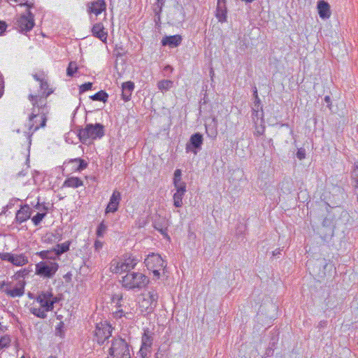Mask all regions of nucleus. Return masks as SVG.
<instances>
[{
    "instance_id": "obj_64",
    "label": "nucleus",
    "mask_w": 358,
    "mask_h": 358,
    "mask_svg": "<svg viewBox=\"0 0 358 358\" xmlns=\"http://www.w3.org/2000/svg\"><path fill=\"white\" fill-rule=\"evenodd\" d=\"M357 201H358V196H357Z\"/></svg>"
},
{
    "instance_id": "obj_18",
    "label": "nucleus",
    "mask_w": 358,
    "mask_h": 358,
    "mask_svg": "<svg viewBox=\"0 0 358 358\" xmlns=\"http://www.w3.org/2000/svg\"><path fill=\"white\" fill-rule=\"evenodd\" d=\"M317 10L320 17L322 19H328L331 16V10L329 4L324 1H319L317 2Z\"/></svg>"
},
{
    "instance_id": "obj_12",
    "label": "nucleus",
    "mask_w": 358,
    "mask_h": 358,
    "mask_svg": "<svg viewBox=\"0 0 358 358\" xmlns=\"http://www.w3.org/2000/svg\"><path fill=\"white\" fill-rule=\"evenodd\" d=\"M106 9L105 0H94L87 4V10L89 13H94L96 16Z\"/></svg>"
},
{
    "instance_id": "obj_20",
    "label": "nucleus",
    "mask_w": 358,
    "mask_h": 358,
    "mask_svg": "<svg viewBox=\"0 0 358 358\" xmlns=\"http://www.w3.org/2000/svg\"><path fill=\"white\" fill-rule=\"evenodd\" d=\"M134 89V83L131 81L123 83L122 85V99L127 101L130 99L131 93Z\"/></svg>"
},
{
    "instance_id": "obj_50",
    "label": "nucleus",
    "mask_w": 358,
    "mask_h": 358,
    "mask_svg": "<svg viewBox=\"0 0 358 358\" xmlns=\"http://www.w3.org/2000/svg\"><path fill=\"white\" fill-rule=\"evenodd\" d=\"M33 77L36 80V81H38L39 83H41V80H43L44 78H40L37 74H34L33 75Z\"/></svg>"
},
{
    "instance_id": "obj_31",
    "label": "nucleus",
    "mask_w": 358,
    "mask_h": 358,
    "mask_svg": "<svg viewBox=\"0 0 358 358\" xmlns=\"http://www.w3.org/2000/svg\"><path fill=\"white\" fill-rule=\"evenodd\" d=\"M53 250H43L37 253V255L42 259H55L56 257L54 255H53Z\"/></svg>"
},
{
    "instance_id": "obj_1",
    "label": "nucleus",
    "mask_w": 358,
    "mask_h": 358,
    "mask_svg": "<svg viewBox=\"0 0 358 358\" xmlns=\"http://www.w3.org/2000/svg\"><path fill=\"white\" fill-rule=\"evenodd\" d=\"M41 92L38 94H30L28 96L29 100L32 104L31 113L29 115L30 121L34 117L39 116L41 119V123L38 126L34 125L30 122V129L33 131H37L40 128H43L46 125L49 108L47 106V98L53 93V90L49 88V85L45 79L41 80L40 83Z\"/></svg>"
},
{
    "instance_id": "obj_63",
    "label": "nucleus",
    "mask_w": 358,
    "mask_h": 358,
    "mask_svg": "<svg viewBox=\"0 0 358 358\" xmlns=\"http://www.w3.org/2000/svg\"><path fill=\"white\" fill-rule=\"evenodd\" d=\"M21 358H24V357H22Z\"/></svg>"
},
{
    "instance_id": "obj_2",
    "label": "nucleus",
    "mask_w": 358,
    "mask_h": 358,
    "mask_svg": "<svg viewBox=\"0 0 358 358\" xmlns=\"http://www.w3.org/2000/svg\"><path fill=\"white\" fill-rule=\"evenodd\" d=\"M36 301L39 307H31L29 310L31 314L41 319L47 317V313L52 311L54 304L59 301L58 297L53 295L50 291H42L36 297Z\"/></svg>"
},
{
    "instance_id": "obj_57",
    "label": "nucleus",
    "mask_w": 358,
    "mask_h": 358,
    "mask_svg": "<svg viewBox=\"0 0 358 358\" xmlns=\"http://www.w3.org/2000/svg\"><path fill=\"white\" fill-rule=\"evenodd\" d=\"M165 69H167V70H169V69H171V67L170 66H166Z\"/></svg>"
},
{
    "instance_id": "obj_26",
    "label": "nucleus",
    "mask_w": 358,
    "mask_h": 358,
    "mask_svg": "<svg viewBox=\"0 0 358 358\" xmlns=\"http://www.w3.org/2000/svg\"><path fill=\"white\" fill-rule=\"evenodd\" d=\"M11 264L17 266H22L28 263V259L24 255H13L11 258Z\"/></svg>"
},
{
    "instance_id": "obj_15",
    "label": "nucleus",
    "mask_w": 358,
    "mask_h": 358,
    "mask_svg": "<svg viewBox=\"0 0 358 358\" xmlns=\"http://www.w3.org/2000/svg\"><path fill=\"white\" fill-rule=\"evenodd\" d=\"M176 192L173 194V205L176 208H180L182 206V198L186 192V184L180 185V186L175 187Z\"/></svg>"
},
{
    "instance_id": "obj_61",
    "label": "nucleus",
    "mask_w": 358,
    "mask_h": 358,
    "mask_svg": "<svg viewBox=\"0 0 358 358\" xmlns=\"http://www.w3.org/2000/svg\"><path fill=\"white\" fill-rule=\"evenodd\" d=\"M209 129H209L208 127H206V130H207V131H209Z\"/></svg>"
},
{
    "instance_id": "obj_49",
    "label": "nucleus",
    "mask_w": 358,
    "mask_h": 358,
    "mask_svg": "<svg viewBox=\"0 0 358 358\" xmlns=\"http://www.w3.org/2000/svg\"><path fill=\"white\" fill-rule=\"evenodd\" d=\"M162 268H156V269H150V271H152L154 275L155 276H157L159 277V271L161 270Z\"/></svg>"
},
{
    "instance_id": "obj_44",
    "label": "nucleus",
    "mask_w": 358,
    "mask_h": 358,
    "mask_svg": "<svg viewBox=\"0 0 358 358\" xmlns=\"http://www.w3.org/2000/svg\"><path fill=\"white\" fill-rule=\"evenodd\" d=\"M253 94H254V96L255 98V106H257V108L259 107V105H260V99L258 96V94H257V90L256 87H255L254 89V92H253Z\"/></svg>"
},
{
    "instance_id": "obj_58",
    "label": "nucleus",
    "mask_w": 358,
    "mask_h": 358,
    "mask_svg": "<svg viewBox=\"0 0 358 358\" xmlns=\"http://www.w3.org/2000/svg\"><path fill=\"white\" fill-rule=\"evenodd\" d=\"M165 69H167V70H169V69H171V67L170 66H166Z\"/></svg>"
},
{
    "instance_id": "obj_48",
    "label": "nucleus",
    "mask_w": 358,
    "mask_h": 358,
    "mask_svg": "<svg viewBox=\"0 0 358 358\" xmlns=\"http://www.w3.org/2000/svg\"><path fill=\"white\" fill-rule=\"evenodd\" d=\"M7 25L5 22L0 20V34H2L3 31H5Z\"/></svg>"
},
{
    "instance_id": "obj_5",
    "label": "nucleus",
    "mask_w": 358,
    "mask_h": 358,
    "mask_svg": "<svg viewBox=\"0 0 358 358\" xmlns=\"http://www.w3.org/2000/svg\"><path fill=\"white\" fill-rule=\"evenodd\" d=\"M138 260L131 254H126L122 259H113L110 263V271L115 273L131 272Z\"/></svg>"
},
{
    "instance_id": "obj_36",
    "label": "nucleus",
    "mask_w": 358,
    "mask_h": 358,
    "mask_svg": "<svg viewBox=\"0 0 358 358\" xmlns=\"http://www.w3.org/2000/svg\"><path fill=\"white\" fill-rule=\"evenodd\" d=\"M107 225L102 221L97 227L96 234L98 237H103L107 230Z\"/></svg>"
},
{
    "instance_id": "obj_35",
    "label": "nucleus",
    "mask_w": 358,
    "mask_h": 358,
    "mask_svg": "<svg viewBox=\"0 0 358 358\" xmlns=\"http://www.w3.org/2000/svg\"><path fill=\"white\" fill-rule=\"evenodd\" d=\"M10 341L11 340L9 336L5 335L2 336L0 338V350L9 347Z\"/></svg>"
},
{
    "instance_id": "obj_45",
    "label": "nucleus",
    "mask_w": 358,
    "mask_h": 358,
    "mask_svg": "<svg viewBox=\"0 0 358 358\" xmlns=\"http://www.w3.org/2000/svg\"><path fill=\"white\" fill-rule=\"evenodd\" d=\"M213 121L214 122V127L211 129V136H217V120L214 117L213 119Z\"/></svg>"
},
{
    "instance_id": "obj_40",
    "label": "nucleus",
    "mask_w": 358,
    "mask_h": 358,
    "mask_svg": "<svg viewBox=\"0 0 358 358\" xmlns=\"http://www.w3.org/2000/svg\"><path fill=\"white\" fill-rule=\"evenodd\" d=\"M264 130L265 127L264 125V123H259V125L256 124L254 135L256 136H262L264 133Z\"/></svg>"
},
{
    "instance_id": "obj_25",
    "label": "nucleus",
    "mask_w": 358,
    "mask_h": 358,
    "mask_svg": "<svg viewBox=\"0 0 358 358\" xmlns=\"http://www.w3.org/2000/svg\"><path fill=\"white\" fill-rule=\"evenodd\" d=\"M70 242L66 241L61 244H57L54 248L53 252L56 258L58 257L62 254L67 252L69 250Z\"/></svg>"
},
{
    "instance_id": "obj_62",
    "label": "nucleus",
    "mask_w": 358,
    "mask_h": 358,
    "mask_svg": "<svg viewBox=\"0 0 358 358\" xmlns=\"http://www.w3.org/2000/svg\"><path fill=\"white\" fill-rule=\"evenodd\" d=\"M161 0H157L158 2H159Z\"/></svg>"
},
{
    "instance_id": "obj_6",
    "label": "nucleus",
    "mask_w": 358,
    "mask_h": 358,
    "mask_svg": "<svg viewBox=\"0 0 358 358\" xmlns=\"http://www.w3.org/2000/svg\"><path fill=\"white\" fill-rule=\"evenodd\" d=\"M104 135V127L100 123L87 124L85 127L78 131V137L83 143H87L90 140L101 138Z\"/></svg>"
},
{
    "instance_id": "obj_4",
    "label": "nucleus",
    "mask_w": 358,
    "mask_h": 358,
    "mask_svg": "<svg viewBox=\"0 0 358 358\" xmlns=\"http://www.w3.org/2000/svg\"><path fill=\"white\" fill-rule=\"evenodd\" d=\"M149 282L148 278L140 272H129L122 276L121 283L127 289H141Z\"/></svg>"
},
{
    "instance_id": "obj_60",
    "label": "nucleus",
    "mask_w": 358,
    "mask_h": 358,
    "mask_svg": "<svg viewBox=\"0 0 358 358\" xmlns=\"http://www.w3.org/2000/svg\"><path fill=\"white\" fill-rule=\"evenodd\" d=\"M48 358H56V357L54 356H50Z\"/></svg>"
},
{
    "instance_id": "obj_41",
    "label": "nucleus",
    "mask_w": 358,
    "mask_h": 358,
    "mask_svg": "<svg viewBox=\"0 0 358 358\" xmlns=\"http://www.w3.org/2000/svg\"><path fill=\"white\" fill-rule=\"evenodd\" d=\"M92 83H85L83 85H81L79 87V92L80 94L87 91V90H90L92 89Z\"/></svg>"
},
{
    "instance_id": "obj_30",
    "label": "nucleus",
    "mask_w": 358,
    "mask_h": 358,
    "mask_svg": "<svg viewBox=\"0 0 358 358\" xmlns=\"http://www.w3.org/2000/svg\"><path fill=\"white\" fill-rule=\"evenodd\" d=\"M108 94L105 91L101 90L95 94L91 96L90 99L93 101H99L106 103L108 100Z\"/></svg>"
},
{
    "instance_id": "obj_16",
    "label": "nucleus",
    "mask_w": 358,
    "mask_h": 358,
    "mask_svg": "<svg viewBox=\"0 0 358 358\" xmlns=\"http://www.w3.org/2000/svg\"><path fill=\"white\" fill-rule=\"evenodd\" d=\"M104 27L102 23H96L92 28V33L94 36L101 40L102 42H106L107 40L108 33L105 31Z\"/></svg>"
},
{
    "instance_id": "obj_27",
    "label": "nucleus",
    "mask_w": 358,
    "mask_h": 358,
    "mask_svg": "<svg viewBox=\"0 0 358 358\" xmlns=\"http://www.w3.org/2000/svg\"><path fill=\"white\" fill-rule=\"evenodd\" d=\"M83 185V181L78 178L72 177L66 179L64 181V186L68 187L76 188Z\"/></svg>"
},
{
    "instance_id": "obj_23",
    "label": "nucleus",
    "mask_w": 358,
    "mask_h": 358,
    "mask_svg": "<svg viewBox=\"0 0 358 358\" xmlns=\"http://www.w3.org/2000/svg\"><path fill=\"white\" fill-rule=\"evenodd\" d=\"M216 17L220 22L227 20V8L224 3H217Z\"/></svg>"
},
{
    "instance_id": "obj_19",
    "label": "nucleus",
    "mask_w": 358,
    "mask_h": 358,
    "mask_svg": "<svg viewBox=\"0 0 358 358\" xmlns=\"http://www.w3.org/2000/svg\"><path fill=\"white\" fill-rule=\"evenodd\" d=\"M182 42V37L180 35H173L170 36L164 37L162 40V44L164 46L169 45L171 48L178 46Z\"/></svg>"
},
{
    "instance_id": "obj_28",
    "label": "nucleus",
    "mask_w": 358,
    "mask_h": 358,
    "mask_svg": "<svg viewBox=\"0 0 358 358\" xmlns=\"http://www.w3.org/2000/svg\"><path fill=\"white\" fill-rule=\"evenodd\" d=\"M69 163L74 164L75 166H76L75 167V170L78 171H81L86 169L87 166V163L84 159L80 158L71 159Z\"/></svg>"
},
{
    "instance_id": "obj_32",
    "label": "nucleus",
    "mask_w": 358,
    "mask_h": 358,
    "mask_svg": "<svg viewBox=\"0 0 358 358\" xmlns=\"http://www.w3.org/2000/svg\"><path fill=\"white\" fill-rule=\"evenodd\" d=\"M181 176L182 173L180 169H176L174 172V178H173V185L174 187L180 186V185L185 184L184 182L181 181Z\"/></svg>"
},
{
    "instance_id": "obj_47",
    "label": "nucleus",
    "mask_w": 358,
    "mask_h": 358,
    "mask_svg": "<svg viewBox=\"0 0 358 358\" xmlns=\"http://www.w3.org/2000/svg\"><path fill=\"white\" fill-rule=\"evenodd\" d=\"M155 228L158 230L162 234L167 236L166 234V229H163L160 227V226H158L157 223H155L154 225Z\"/></svg>"
},
{
    "instance_id": "obj_39",
    "label": "nucleus",
    "mask_w": 358,
    "mask_h": 358,
    "mask_svg": "<svg viewBox=\"0 0 358 358\" xmlns=\"http://www.w3.org/2000/svg\"><path fill=\"white\" fill-rule=\"evenodd\" d=\"M151 352V348L141 346L138 354L141 358H148Z\"/></svg>"
},
{
    "instance_id": "obj_7",
    "label": "nucleus",
    "mask_w": 358,
    "mask_h": 358,
    "mask_svg": "<svg viewBox=\"0 0 358 358\" xmlns=\"http://www.w3.org/2000/svg\"><path fill=\"white\" fill-rule=\"evenodd\" d=\"M24 280H20L15 285L12 282L3 280L0 282V291L12 298L20 297L24 294Z\"/></svg>"
},
{
    "instance_id": "obj_8",
    "label": "nucleus",
    "mask_w": 358,
    "mask_h": 358,
    "mask_svg": "<svg viewBox=\"0 0 358 358\" xmlns=\"http://www.w3.org/2000/svg\"><path fill=\"white\" fill-rule=\"evenodd\" d=\"M59 268V264L55 262L42 261L36 264L35 273L43 278H52Z\"/></svg>"
},
{
    "instance_id": "obj_14",
    "label": "nucleus",
    "mask_w": 358,
    "mask_h": 358,
    "mask_svg": "<svg viewBox=\"0 0 358 358\" xmlns=\"http://www.w3.org/2000/svg\"><path fill=\"white\" fill-rule=\"evenodd\" d=\"M203 143V136L200 133H196L191 136L189 142L186 145L187 152L193 151L195 154L196 150H193L192 148L200 149Z\"/></svg>"
},
{
    "instance_id": "obj_38",
    "label": "nucleus",
    "mask_w": 358,
    "mask_h": 358,
    "mask_svg": "<svg viewBox=\"0 0 358 358\" xmlns=\"http://www.w3.org/2000/svg\"><path fill=\"white\" fill-rule=\"evenodd\" d=\"M352 178L355 189H358V165H355V168L352 172Z\"/></svg>"
},
{
    "instance_id": "obj_53",
    "label": "nucleus",
    "mask_w": 358,
    "mask_h": 358,
    "mask_svg": "<svg viewBox=\"0 0 358 358\" xmlns=\"http://www.w3.org/2000/svg\"><path fill=\"white\" fill-rule=\"evenodd\" d=\"M146 306V308H148L149 307L150 308V303H148V302H142V306Z\"/></svg>"
},
{
    "instance_id": "obj_43",
    "label": "nucleus",
    "mask_w": 358,
    "mask_h": 358,
    "mask_svg": "<svg viewBox=\"0 0 358 358\" xmlns=\"http://www.w3.org/2000/svg\"><path fill=\"white\" fill-rule=\"evenodd\" d=\"M296 157L299 159L301 160L306 157V150L303 148H299L296 152Z\"/></svg>"
},
{
    "instance_id": "obj_37",
    "label": "nucleus",
    "mask_w": 358,
    "mask_h": 358,
    "mask_svg": "<svg viewBox=\"0 0 358 358\" xmlns=\"http://www.w3.org/2000/svg\"><path fill=\"white\" fill-rule=\"evenodd\" d=\"M46 215V213H38L36 215H34L31 220L35 226H38L42 220L45 217Z\"/></svg>"
},
{
    "instance_id": "obj_34",
    "label": "nucleus",
    "mask_w": 358,
    "mask_h": 358,
    "mask_svg": "<svg viewBox=\"0 0 358 358\" xmlns=\"http://www.w3.org/2000/svg\"><path fill=\"white\" fill-rule=\"evenodd\" d=\"M31 121H30V119L29 118V122H28V129H29V132H28V134H29V141H31V135L36 131H33L32 129H30L29 126H30V123ZM31 122H33L36 126H38L40 125V124L41 123V119L39 116L36 117H34L33 119V120L31 121Z\"/></svg>"
},
{
    "instance_id": "obj_13",
    "label": "nucleus",
    "mask_w": 358,
    "mask_h": 358,
    "mask_svg": "<svg viewBox=\"0 0 358 358\" xmlns=\"http://www.w3.org/2000/svg\"><path fill=\"white\" fill-rule=\"evenodd\" d=\"M120 200L121 193L117 190H114L110 198L109 203L106 208V214L116 212L118 209Z\"/></svg>"
},
{
    "instance_id": "obj_17",
    "label": "nucleus",
    "mask_w": 358,
    "mask_h": 358,
    "mask_svg": "<svg viewBox=\"0 0 358 358\" xmlns=\"http://www.w3.org/2000/svg\"><path fill=\"white\" fill-rule=\"evenodd\" d=\"M31 212L32 210L28 205H24L22 206L21 208L19 210H17L16 213V222L21 224L27 221L31 217Z\"/></svg>"
},
{
    "instance_id": "obj_29",
    "label": "nucleus",
    "mask_w": 358,
    "mask_h": 358,
    "mask_svg": "<svg viewBox=\"0 0 358 358\" xmlns=\"http://www.w3.org/2000/svg\"><path fill=\"white\" fill-rule=\"evenodd\" d=\"M173 85V82L170 80H162L158 82L157 87L162 92H166L169 90Z\"/></svg>"
},
{
    "instance_id": "obj_21",
    "label": "nucleus",
    "mask_w": 358,
    "mask_h": 358,
    "mask_svg": "<svg viewBox=\"0 0 358 358\" xmlns=\"http://www.w3.org/2000/svg\"><path fill=\"white\" fill-rule=\"evenodd\" d=\"M153 333L149 330V329H144V332L142 336V344L141 346L152 348L153 343Z\"/></svg>"
},
{
    "instance_id": "obj_46",
    "label": "nucleus",
    "mask_w": 358,
    "mask_h": 358,
    "mask_svg": "<svg viewBox=\"0 0 358 358\" xmlns=\"http://www.w3.org/2000/svg\"><path fill=\"white\" fill-rule=\"evenodd\" d=\"M94 246L95 250L99 251V250H101L102 248L103 243L101 241L96 240L94 242Z\"/></svg>"
},
{
    "instance_id": "obj_3",
    "label": "nucleus",
    "mask_w": 358,
    "mask_h": 358,
    "mask_svg": "<svg viewBox=\"0 0 358 358\" xmlns=\"http://www.w3.org/2000/svg\"><path fill=\"white\" fill-rule=\"evenodd\" d=\"M131 347L124 339L114 338L111 341L107 358H131Z\"/></svg>"
},
{
    "instance_id": "obj_59",
    "label": "nucleus",
    "mask_w": 358,
    "mask_h": 358,
    "mask_svg": "<svg viewBox=\"0 0 358 358\" xmlns=\"http://www.w3.org/2000/svg\"><path fill=\"white\" fill-rule=\"evenodd\" d=\"M43 209L45 210H47V208H46V207L45 206H43Z\"/></svg>"
},
{
    "instance_id": "obj_51",
    "label": "nucleus",
    "mask_w": 358,
    "mask_h": 358,
    "mask_svg": "<svg viewBox=\"0 0 358 358\" xmlns=\"http://www.w3.org/2000/svg\"><path fill=\"white\" fill-rule=\"evenodd\" d=\"M324 101L326 103H327L329 105H330V103H331V99H330V96H326L324 97Z\"/></svg>"
},
{
    "instance_id": "obj_10",
    "label": "nucleus",
    "mask_w": 358,
    "mask_h": 358,
    "mask_svg": "<svg viewBox=\"0 0 358 358\" xmlns=\"http://www.w3.org/2000/svg\"><path fill=\"white\" fill-rule=\"evenodd\" d=\"M113 328L107 322H100L96 324L94 330V336L99 344L102 345L105 341L111 336Z\"/></svg>"
},
{
    "instance_id": "obj_42",
    "label": "nucleus",
    "mask_w": 358,
    "mask_h": 358,
    "mask_svg": "<svg viewBox=\"0 0 358 358\" xmlns=\"http://www.w3.org/2000/svg\"><path fill=\"white\" fill-rule=\"evenodd\" d=\"M13 254L10 252H1L0 253V259L3 261H8L11 262Z\"/></svg>"
},
{
    "instance_id": "obj_22",
    "label": "nucleus",
    "mask_w": 358,
    "mask_h": 358,
    "mask_svg": "<svg viewBox=\"0 0 358 358\" xmlns=\"http://www.w3.org/2000/svg\"><path fill=\"white\" fill-rule=\"evenodd\" d=\"M159 296L156 290L152 289L148 292L147 294V298H145L143 301V302L150 303V309L154 308L157 306V300Z\"/></svg>"
},
{
    "instance_id": "obj_54",
    "label": "nucleus",
    "mask_w": 358,
    "mask_h": 358,
    "mask_svg": "<svg viewBox=\"0 0 358 358\" xmlns=\"http://www.w3.org/2000/svg\"><path fill=\"white\" fill-rule=\"evenodd\" d=\"M278 254H280V250H279V249H277V250H274V251L273 252V256H275V255H278Z\"/></svg>"
},
{
    "instance_id": "obj_24",
    "label": "nucleus",
    "mask_w": 358,
    "mask_h": 358,
    "mask_svg": "<svg viewBox=\"0 0 358 358\" xmlns=\"http://www.w3.org/2000/svg\"><path fill=\"white\" fill-rule=\"evenodd\" d=\"M262 107L259 106L257 108V106H254L252 108V118L255 124H258L259 121V123H264Z\"/></svg>"
},
{
    "instance_id": "obj_33",
    "label": "nucleus",
    "mask_w": 358,
    "mask_h": 358,
    "mask_svg": "<svg viewBox=\"0 0 358 358\" xmlns=\"http://www.w3.org/2000/svg\"><path fill=\"white\" fill-rule=\"evenodd\" d=\"M78 70L77 64L75 62H71L66 69V74L68 76L72 77Z\"/></svg>"
},
{
    "instance_id": "obj_55",
    "label": "nucleus",
    "mask_w": 358,
    "mask_h": 358,
    "mask_svg": "<svg viewBox=\"0 0 358 358\" xmlns=\"http://www.w3.org/2000/svg\"><path fill=\"white\" fill-rule=\"evenodd\" d=\"M225 1L226 0H217V3H224V4H225Z\"/></svg>"
},
{
    "instance_id": "obj_56",
    "label": "nucleus",
    "mask_w": 358,
    "mask_h": 358,
    "mask_svg": "<svg viewBox=\"0 0 358 358\" xmlns=\"http://www.w3.org/2000/svg\"><path fill=\"white\" fill-rule=\"evenodd\" d=\"M36 209H40V203H39V201L37 202V204L36 205Z\"/></svg>"
},
{
    "instance_id": "obj_9",
    "label": "nucleus",
    "mask_w": 358,
    "mask_h": 358,
    "mask_svg": "<svg viewBox=\"0 0 358 358\" xmlns=\"http://www.w3.org/2000/svg\"><path fill=\"white\" fill-rule=\"evenodd\" d=\"M21 6H27L28 9L27 13L22 15L17 20V26L21 32L29 31L34 26V16L30 11V8L33 7V3H29L27 1L24 3H20Z\"/></svg>"
},
{
    "instance_id": "obj_11",
    "label": "nucleus",
    "mask_w": 358,
    "mask_h": 358,
    "mask_svg": "<svg viewBox=\"0 0 358 358\" xmlns=\"http://www.w3.org/2000/svg\"><path fill=\"white\" fill-rule=\"evenodd\" d=\"M144 263L148 269L164 268L166 266L161 256L155 253L148 255Z\"/></svg>"
},
{
    "instance_id": "obj_52",
    "label": "nucleus",
    "mask_w": 358,
    "mask_h": 358,
    "mask_svg": "<svg viewBox=\"0 0 358 358\" xmlns=\"http://www.w3.org/2000/svg\"><path fill=\"white\" fill-rule=\"evenodd\" d=\"M165 0H161L159 2L157 1L158 6H159L160 9L162 8V6L164 3Z\"/></svg>"
}]
</instances>
